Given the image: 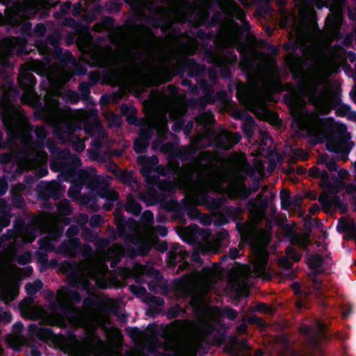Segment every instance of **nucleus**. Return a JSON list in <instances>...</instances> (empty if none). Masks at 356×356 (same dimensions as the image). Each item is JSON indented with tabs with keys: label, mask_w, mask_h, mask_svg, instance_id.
<instances>
[{
	"label": "nucleus",
	"mask_w": 356,
	"mask_h": 356,
	"mask_svg": "<svg viewBox=\"0 0 356 356\" xmlns=\"http://www.w3.org/2000/svg\"><path fill=\"white\" fill-rule=\"evenodd\" d=\"M57 134L59 139L64 140L66 143L70 144L76 152L81 153L86 149L84 141L74 133V130L70 125L65 124L60 127L57 130Z\"/></svg>",
	"instance_id": "obj_1"
},
{
	"label": "nucleus",
	"mask_w": 356,
	"mask_h": 356,
	"mask_svg": "<svg viewBox=\"0 0 356 356\" xmlns=\"http://www.w3.org/2000/svg\"><path fill=\"white\" fill-rule=\"evenodd\" d=\"M38 199L44 202L50 199L59 200L62 196V190L60 184L56 181L46 183L43 186L38 185Z\"/></svg>",
	"instance_id": "obj_2"
},
{
	"label": "nucleus",
	"mask_w": 356,
	"mask_h": 356,
	"mask_svg": "<svg viewBox=\"0 0 356 356\" xmlns=\"http://www.w3.org/2000/svg\"><path fill=\"white\" fill-rule=\"evenodd\" d=\"M241 140V135L239 132L231 133L224 131L216 137V147L219 149L228 151L232 149Z\"/></svg>",
	"instance_id": "obj_3"
},
{
	"label": "nucleus",
	"mask_w": 356,
	"mask_h": 356,
	"mask_svg": "<svg viewBox=\"0 0 356 356\" xmlns=\"http://www.w3.org/2000/svg\"><path fill=\"white\" fill-rule=\"evenodd\" d=\"M129 243L134 245L136 247L129 245L127 248V254L134 258L136 256H147L151 249V244L146 241H142L136 236H129Z\"/></svg>",
	"instance_id": "obj_4"
},
{
	"label": "nucleus",
	"mask_w": 356,
	"mask_h": 356,
	"mask_svg": "<svg viewBox=\"0 0 356 356\" xmlns=\"http://www.w3.org/2000/svg\"><path fill=\"white\" fill-rule=\"evenodd\" d=\"M207 67L203 64H200L194 58H187L183 65L178 69V74L183 75L187 71V74L191 78L200 79L205 73Z\"/></svg>",
	"instance_id": "obj_5"
},
{
	"label": "nucleus",
	"mask_w": 356,
	"mask_h": 356,
	"mask_svg": "<svg viewBox=\"0 0 356 356\" xmlns=\"http://www.w3.org/2000/svg\"><path fill=\"white\" fill-rule=\"evenodd\" d=\"M318 201L324 210L334 207V209H339L341 213H345L347 211L346 204L337 195L330 197L327 194L323 193L319 195Z\"/></svg>",
	"instance_id": "obj_6"
},
{
	"label": "nucleus",
	"mask_w": 356,
	"mask_h": 356,
	"mask_svg": "<svg viewBox=\"0 0 356 356\" xmlns=\"http://www.w3.org/2000/svg\"><path fill=\"white\" fill-rule=\"evenodd\" d=\"M61 39V35L58 32H55L49 35L45 40H38L36 42V47L41 54L48 55L52 51L50 46L52 47L58 46Z\"/></svg>",
	"instance_id": "obj_7"
},
{
	"label": "nucleus",
	"mask_w": 356,
	"mask_h": 356,
	"mask_svg": "<svg viewBox=\"0 0 356 356\" xmlns=\"http://www.w3.org/2000/svg\"><path fill=\"white\" fill-rule=\"evenodd\" d=\"M77 175L79 181L91 189L96 190L103 184V180L100 176L93 175L86 170H80Z\"/></svg>",
	"instance_id": "obj_8"
},
{
	"label": "nucleus",
	"mask_w": 356,
	"mask_h": 356,
	"mask_svg": "<svg viewBox=\"0 0 356 356\" xmlns=\"http://www.w3.org/2000/svg\"><path fill=\"white\" fill-rule=\"evenodd\" d=\"M13 229L19 234L22 238H30L26 241L28 243H31L34 238V229L26 225L24 219L21 216L17 217L13 221Z\"/></svg>",
	"instance_id": "obj_9"
},
{
	"label": "nucleus",
	"mask_w": 356,
	"mask_h": 356,
	"mask_svg": "<svg viewBox=\"0 0 356 356\" xmlns=\"http://www.w3.org/2000/svg\"><path fill=\"white\" fill-rule=\"evenodd\" d=\"M322 327L323 330L318 334H315L311 338L310 341L313 348H319L322 343L330 341L332 337L340 340L344 339L343 337L340 333L337 332L332 335L331 334L326 332L325 325H323Z\"/></svg>",
	"instance_id": "obj_10"
},
{
	"label": "nucleus",
	"mask_w": 356,
	"mask_h": 356,
	"mask_svg": "<svg viewBox=\"0 0 356 356\" xmlns=\"http://www.w3.org/2000/svg\"><path fill=\"white\" fill-rule=\"evenodd\" d=\"M81 245L79 238H73L63 241L58 247L59 252L69 257L76 255Z\"/></svg>",
	"instance_id": "obj_11"
},
{
	"label": "nucleus",
	"mask_w": 356,
	"mask_h": 356,
	"mask_svg": "<svg viewBox=\"0 0 356 356\" xmlns=\"http://www.w3.org/2000/svg\"><path fill=\"white\" fill-rule=\"evenodd\" d=\"M73 314L72 309L64 303L53 320L54 325L61 328L67 327L68 322L72 318Z\"/></svg>",
	"instance_id": "obj_12"
},
{
	"label": "nucleus",
	"mask_w": 356,
	"mask_h": 356,
	"mask_svg": "<svg viewBox=\"0 0 356 356\" xmlns=\"http://www.w3.org/2000/svg\"><path fill=\"white\" fill-rule=\"evenodd\" d=\"M339 233H345L348 239H356V225L353 220H348L341 218L337 225Z\"/></svg>",
	"instance_id": "obj_13"
},
{
	"label": "nucleus",
	"mask_w": 356,
	"mask_h": 356,
	"mask_svg": "<svg viewBox=\"0 0 356 356\" xmlns=\"http://www.w3.org/2000/svg\"><path fill=\"white\" fill-rule=\"evenodd\" d=\"M70 162L60 161L58 163V168H56L55 163L51 164V168L54 171L61 170L63 172H74L77 168L81 165V159L72 154V157L69 159Z\"/></svg>",
	"instance_id": "obj_14"
},
{
	"label": "nucleus",
	"mask_w": 356,
	"mask_h": 356,
	"mask_svg": "<svg viewBox=\"0 0 356 356\" xmlns=\"http://www.w3.org/2000/svg\"><path fill=\"white\" fill-rule=\"evenodd\" d=\"M163 194L159 193L154 188H152L143 194L140 195L139 198L144 202L147 207L160 204Z\"/></svg>",
	"instance_id": "obj_15"
},
{
	"label": "nucleus",
	"mask_w": 356,
	"mask_h": 356,
	"mask_svg": "<svg viewBox=\"0 0 356 356\" xmlns=\"http://www.w3.org/2000/svg\"><path fill=\"white\" fill-rule=\"evenodd\" d=\"M248 209L250 211H258L265 212L268 207V197H263V193H259L255 199H251L248 201Z\"/></svg>",
	"instance_id": "obj_16"
},
{
	"label": "nucleus",
	"mask_w": 356,
	"mask_h": 356,
	"mask_svg": "<svg viewBox=\"0 0 356 356\" xmlns=\"http://www.w3.org/2000/svg\"><path fill=\"white\" fill-rule=\"evenodd\" d=\"M186 253L182 250L181 246L179 244L172 247L167 254V261L169 265L175 266L185 257Z\"/></svg>",
	"instance_id": "obj_17"
},
{
	"label": "nucleus",
	"mask_w": 356,
	"mask_h": 356,
	"mask_svg": "<svg viewBox=\"0 0 356 356\" xmlns=\"http://www.w3.org/2000/svg\"><path fill=\"white\" fill-rule=\"evenodd\" d=\"M29 331L31 334L35 335L41 341H47L50 339L53 335L54 332L49 327H39L35 324H30Z\"/></svg>",
	"instance_id": "obj_18"
},
{
	"label": "nucleus",
	"mask_w": 356,
	"mask_h": 356,
	"mask_svg": "<svg viewBox=\"0 0 356 356\" xmlns=\"http://www.w3.org/2000/svg\"><path fill=\"white\" fill-rule=\"evenodd\" d=\"M199 88L202 90L204 97L208 104H213L216 102V97L213 95V88L205 79H198Z\"/></svg>",
	"instance_id": "obj_19"
},
{
	"label": "nucleus",
	"mask_w": 356,
	"mask_h": 356,
	"mask_svg": "<svg viewBox=\"0 0 356 356\" xmlns=\"http://www.w3.org/2000/svg\"><path fill=\"white\" fill-rule=\"evenodd\" d=\"M256 125L255 120L250 114H245L242 124V131L248 138H251L254 134V129Z\"/></svg>",
	"instance_id": "obj_20"
},
{
	"label": "nucleus",
	"mask_w": 356,
	"mask_h": 356,
	"mask_svg": "<svg viewBox=\"0 0 356 356\" xmlns=\"http://www.w3.org/2000/svg\"><path fill=\"white\" fill-rule=\"evenodd\" d=\"M196 152L197 149L193 146H184L177 151V156L181 161H188L194 159Z\"/></svg>",
	"instance_id": "obj_21"
},
{
	"label": "nucleus",
	"mask_w": 356,
	"mask_h": 356,
	"mask_svg": "<svg viewBox=\"0 0 356 356\" xmlns=\"http://www.w3.org/2000/svg\"><path fill=\"white\" fill-rule=\"evenodd\" d=\"M284 49L286 51H291L289 55L287 56V62L290 65H295L296 60L299 58L297 54V51L299 49L298 45L296 42H289L284 44Z\"/></svg>",
	"instance_id": "obj_22"
},
{
	"label": "nucleus",
	"mask_w": 356,
	"mask_h": 356,
	"mask_svg": "<svg viewBox=\"0 0 356 356\" xmlns=\"http://www.w3.org/2000/svg\"><path fill=\"white\" fill-rule=\"evenodd\" d=\"M19 81L22 87L27 89L33 88L37 84V79L30 72H26L21 75Z\"/></svg>",
	"instance_id": "obj_23"
},
{
	"label": "nucleus",
	"mask_w": 356,
	"mask_h": 356,
	"mask_svg": "<svg viewBox=\"0 0 356 356\" xmlns=\"http://www.w3.org/2000/svg\"><path fill=\"white\" fill-rule=\"evenodd\" d=\"M225 212L227 217L233 221L238 222L243 220V209L241 207L228 206L225 209Z\"/></svg>",
	"instance_id": "obj_24"
},
{
	"label": "nucleus",
	"mask_w": 356,
	"mask_h": 356,
	"mask_svg": "<svg viewBox=\"0 0 356 356\" xmlns=\"http://www.w3.org/2000/svg\"><path fill=\"white\" fill-rule=\"evenodd\" d=\"M179 206V203L177 200L171 199L167 200V196L163 194L161 202H160L159 207L161 209L167 211L168 212L172 213L175 210L177 209Z\"/></svg>",
	"instance_id": "obj_25"
},
{
	"label": "nucleus",
	"mask_w": 356,
	"mask_h": 356,
	"mask_svg": "<svg viewBox=\"0 0 356 356\" xmlns=\"http://www.w3.org/2000/svg\"><path fill=\"white\" fill-rule=\"evenodd\" d=\"M124 209L127 212L138 216L142 211V205L134 199L128 200L125 204Z\"/></svg>",
	"instance_id": "obj_26"
},
{
	"label": "nucleus",
	"mask_w": 356,
	"mask_h": 356,
	"mask_svg": "<svg viewBox=\"0 0 356 356\" xmlns=\"http://www.w3.org/2000/svg\"><path fill=\"white\" fill-rule=\"evenodd\" d=\"M141 159L144 160L145 163L141 167L140 173L145 177V179H146L147 177L152 174L153 169L151 166L152 161L153 160L157 161V158L156 156H144L142 157Z\"/></svg>",
	"instance_id": "obj_27"
},
{
	"label": "nucleus",
	"mask_w": 356,
	"mask_h": 356,
	"mask_svg": "<svg viewBox=\"0 0 356 356\" xmlns=\"http://www.w3.org/2000/svg\"><path fill=\"white\" fill-rule=\"evenodd\" d=\"M6 132L8 134V138L6 140H3V134L1 131H0V149H6L8 143L14 142L16 139V137L14 134L13 129L11 126H8L6 128Z\"/></svg>",
	"instance_id": "obj_28"
},
{
	"label": "nucleus",
	"mask_w": 356,
	"mask_h": 356,
	"mask_svg": "<svg viewBox=\"0 0 356 356\" xmlns=\"http://www.w3.org/2000/svg\"><path fill=\"white\" fill-rule=\"evenodd\" d=\"M43 286V284L41 280H36L33 283L29 282L26 284L24 289L26 293L29 296H34L40 290L42 289Z\"/></svg>",
	"instance_id": "obj_29"
},
{
	"label": "nucleus",
	"mask_w": 356,
	"mask_h": 356,
	"mask_svg": "<svg viewBox=\"0 0 356 356\" xmlns=\"http://www.w3.org/2000/svg\"><path fill=\"white\" fill-rule=\"evenodd\" d=\"M335 110L337 115L339 117L348 115V118L350 120L355 116V113L351 112V106L348 104H342Z\"/></svg>",
	"instance_id": "obj_30"
},
{
	"label": "nucleus",
	"mask_w": 356,
	"mask_h": 356,
	"mask_svg": "<svg viewBox=\"0 0 356 356\" xmlns=\"http://www.w3.org/2000/svg\"><path fill=\"white\" fill-rule=\"evenodd\" d=\"M149 143L143 139L137 138L134 143V150L136 154H143L149 147Z\"/></svg>",
	"instance_id": "obj_31"
},
{
	"label": "nucleus",
	"mask_w": 356,
	"mask_h": 356,
	"mask_svg": "<svg viewBox=\"0 0 356 356\" xmlns=\"http://www.w3.org/2000/svg\"><path fill=\"white\" fill-rule=\"evenodd\" d=\"M219 314L221 316L227 317L231 321H234L238 316V312L229 306H226L222 309H219Z\"/></svg>",
	"instance_id": "obj_32"
},
{
	"label": "nucleus",
	"mask_w": 356,
	"mask_h": 356,
	"mask_svg": "<svg viewBox=\"0 0 356 356\" xmlns=\"http://www.w3.org/2000/svg\"><path fill=\"white\" fill-rule=\"evenodd\" d=\"M118 175L116 178H118L122 183L124 184H131L133 181V175L131 172H129L127 170H117Z\"/></svg>",
	"instance_id": "obj_33"
},
{
	"label": "nucleus",
	"mask_w": 356,
	"mask_h": 356,
	"mask_svg": "<svg viewBox=\"0 0 356 356\" xmlns=\"http://www.w3.org/2000/svg\"><path fill=\"white\" fill-rule=\"evenodd\" d=\"M281 207L283 210H288L293 204L291 194L289 191H282L280 193Z\"/></svg>",
	"instance_id": "obj_34"
},
{
	"label": "nucleus",
	"mask_w": 356,
	"mask_h": 356,
	"mask_svg": "<svg viewBox=\"0 0 356 356\" xmlns=\"http://www.w3.org/2000/svg\"><path fill=\"white\" fill-rule=\"evenodd\" d=\"M156 188L161 192L170 193L174 190V184L171 181L161 179Z\"/></svg>",
	"instance_id": "obj_35"
},
{
	"label": "nucleus",
	"mask_w": 356,
	"mask_h": 356,
	"mask_svg": "<svg viewBox=\"0 0 356 356\" xmlns=\"http://www.w3.org/2000/svg\"><path fill=\"white\" fill-rule=\"evenodd\" d=\"M102 127L101 122L97 118L93 122H89L85 124V130L90 135L94 134L95 131H99Z\"/></svg>",
	"instance_id": "obj_36"
},
{
	"label": "nucleus",
	"mask_w": 356,
	"mask_h": 356,
	"mask_svg": "<svg viewBox=\"0 0 356 356\" xmlns=\"http://www.w3.org/2000/svg\"><path fill=\"white\" fill-rule=\"evenodd\" d=\"M324 263L323 257L319 254L312 255L309 259L308 265L309 268L322 267Z\"/></svg>",
	"instance_id": "obj_37"
},
{
	"label": "nucleus",
	"mask_w": 356,
	"mask_h": 356,
	"mask_svg": "<svg viewBox=\"0 0 356 356\" xmlns=\"http://www.w3.org/2000/svg\"><path fill=\"white\" fill-rule=\"evenodd\" d=\"M289 240L291 245H298L300 248H305L307 245V239L299 235L297 232L295 233L294 236H291Z\"/></svg>",
	"instance_id": "obj_38"
},
{
	"label": "nucleus",
	"mask_w": 356,
	"mask_h": 356,
	"mask_svg": "<svg viewBox=\"0 0 356 356\" xmlns=\"http://www.w3.org/2000/svg\"><path fill=\"white\" fill-rule=\"evenodd\" d=\"M91 85L87 82H81L79 83L78 89L80 92V96L82 99L86 100L90 94Z\"/></svg>",
	"instance_id": "obj_39"
},
{
	"label": "nucleus",
	"mask_w": 356,
	"mask_h": 356,
	"mask_svg": "<svg viewBox=\"0 0 356 356\" xmlns=\"http://www.w3.org/2000/svg\"><path fill=\"white\" fill-rule=\"evenodd\" d=\"M161 31L163 33H167L168 31H174L175 33L180 32L179 28L174 26L173 22L170 19H165L162 21L161 26Z\"/></svg>",
	"instance_id": "obj_40"
},
{
	"label": "nucleus",
	"mask_w": 356,
	"mask_h": 356,
	"mask_svg": "<svg viewBox=\"0 0 356 356\" xmlns=\"http://www.w3.org/2000/svg\"><path fill=\"white\" fill-rule=\"evenodd\" d=\"M238 62L236 54L233 51H229L224 57V63L225 65L229 67H234Z\"/></svg>",
	"instance_id": "obj_41"
},
{
	"label": "nucleus",
	"mask_w": 356,
	"mask_h": 356,
	"mask_svg": "<svg viewBox=\"0 0 356 356\" xmlns=\"http://www.w3.org/2000/svg\"><path fill=\"white\" fill-rule=\"evenodd\" d=\"M211 120H214V116L211 113H204L195 117V121L200 124H207Z\"/></svg>",
	"instance_id": "obj_42"
},
{
	"label": "nucleus",
	"mask_w": 356,
	"mask_h": 356,
	"mask_svg": "<svg viewBox=\"0 0 356 356\" xmlns=\"http://www.w3.org/2000/svg\"><path fill=\"white\" fill-rule=\"evenodd\" d=\"M66 296L67 298L74 303L79 304L81 301V294L74 290L69 289L68 288H65Z\"/></svg>",
	"instance_id": "obj_43"
},
{
	"label": "nucleus",
	"mask_w": 356,
	"mask_h": 356,
	"mask_svg": "<svg viewBox=\"0 0 356 356\" xmlns=\"http://www.w3.org/2000/svg\"><path fill=\"white\" fill-rule=\"evenodd\" d=\"M129 289L138 298H142L147 294L146 289L143 286L131 284L129 286Z\"/></svg>",
	"instance_id": "obj_44"
},
{
	"label": "nucleus",
	"mask_w": 356,
	"mask_h": 356,
	"mask_svg": "<svg viewBox=\"0 0 356 356\" xmlns=\"http://www.w3.org/2000/svg\"><path fill=\"white\" fill-rule=\"evenodd\" d=\"M65 97L67 102L72 104H75L81 99L80 95L72 90H69L65 92Z\"/></svg>",
	"instance_id": "obj_45"
},
{
	"label": "nucleus",
	"mask_w": 356,
	"mask_h": 356,
	"mask_svg": "<svg viewBox=\"0 0 356 356\" xmlns=\"http://www.w3.org/2000/svg\"><path fill=\"white\" fill-rule=\"evenodd\" d=\"M122 7V3L119 1H113L106 5V10L111 14L119 13Z\"/></svg>",
	"instance_id": "obj_46"
},
{
	"label": "nucleus",
	"mask_w": 356,
	"mask_h": 356,
	"mask_svg": "<svg viewBox=\"0 0 356 356\" xmlns=\"http://www.w3.org/2000/svg\"><path fill=\"white\" fill-rule=\"evenodd\" d=\"M153 136V131L150 127H142L138 133V138L149 143Z\"/></svg>",
	"instance_id": "obj_47"
},
{
	"label": "nucleus",
	"mask_w": 356,
	"mask_h": 356,
	"mask_svg": "<svg viewBox=\"0 0 356 356\" xmlns=\"http://www.w3.org/2000/svg\"><path fill=\"white\" fill-rule=\"evenodd\" d=\"M104 219L99 214L92 215L89 220V225L92 228H97L103 225Z\"/></svg>",
	"instance_id": "obj_48"
},
{
	"label": "nucleus",
	"mask_w": 356,
	"mask_h": 356,
	"mask_svg": "<svg viewBox=\"0 0 356 356\" xmlns=\"http://www.w3.org/2000/svg\"><path fill=\"white\" fill-rule=\"evenodd\" d=\"M63 304H64V302L61 300V298H59L56 301H53L50 303L49 309L52 314L53 320L54 319L55 316L58 313L59 310L60 309V308Z\"/></svg>",
	"instance_id": "obj_49"
},
{
	"label": "nucleus",
	"mask_w": 356,
	"mask_h": 356,
	"mask_svg": "<svg viewBox=\"0 0 356 356\" xmlns=\"http://www.w3.org/2000/svg\"><path fill=\"white\" fill-rule=\"evenodd\" d=\"M116 229L118 236L124 238L126 241L129 243L128 237L131 235L127 233V224L125 222L119 223L116 227Z\"/></svg>",
	"instance_id": "obj_50"
},
{
	"label": "nucleus",
	"mask_w": 356,
	"mask_h": 356,
	"mask_svg": "<svg viewBox=\"0 0 356 356\" xmlns=\"http://www.w3.org/2000/svg\"><path fill=\"white\" fill-rule=\"evenodd\" d=\"M136 108L134 106H128L127 104H122L120 106V113L123 116L136 114Z\"/></svg>",
	"instance_id": "obj_51"
},
{
	"label": "nucleus",
	"mask_w": 356,
	"mask_h": 356,
	"mask_svg": "<svg viewBox=\"0 0 356 356\" xmlns=\"http://www.w3.org/2000/svg\"><path fill=\"white\" fill-rule=\"evenodd\" d=\"M282 229L284 236L287 238H289L291 236H294L295 233L296 232L294 230L293 226L289 223L283 224Z\"/></svg>",
	"instance_id": "obj_52"
},
{
	"label": "nucleus",
	"mask_w": 356,
	"mask_h": 356,
	"mask_svg": "<svg viewBox=\"0 0 356 356\" xmlns=\"http://www.w3.org/2000/svg\"><path fill=\"white\" fill-rule=\"evenodd\" d=\"M126 121L129 124L134 125L136 127H142L143 121L141 118H138L136 114L129 115L127 117Z\"/></svg>",
	"instance_id": "obj_53"
},
{
	"label": "nucleus",
	"mask_w": 356,
	"mask_h": 356,
	"mask_svg": "<svg viewBox=\"0 0 356 356\" xmlns=\"http://www.w3.org/2000/svg\"><path fill=\"white\" fill-rule=\"evenodd\" d=\"M261 44L263 47L267 49L272 55L277 56L278 54L279 49L276 46L271 44L266 40H261Z\"/></svg>",
	"instance_id": "obj_54"
},
{
	"label": "nucleus",
	"mask_w": 356,
	"mask_h": 356,
	"mask_svg": "<svg viewBox=\"0 0 356 356\" xmlns=\"http://www.w3.org/2000/svg\"><path fill=\"white\" fill-rule=\"evenodd\" d=\"M40 249L44 251H50L52 250V244L47 238H41L38 240Z\"/></svg>",
	"instance_id": "obj_55"
},
{
	"label": "nucleus",
	"mask_w": 356,
	"mask_h": 356,
	"mask_svg": "<svg viewBox=\"0 0 356 356\" xmlns=\"http://www.w3.org/2000/svg\"><path fill=\"white\" fill-rule=\"evenodd\" d=\"M309 280L312 282L314 289L318 293H321L323 286L322 280L318 277H309Z\"/></svg>",
	"instance_id": "obj_56"
},
{
	"label": "nucleus",
	"mask_w": 356,
	"mask_h": 356,
	"mask_svg": "<svg viewBox=\"0 0 356 356\" xmlns=\"http://www.w3.org/2000/svg\"><path fill=\"white\" fill-rule=\"evenodd\" d=\"M34 134H35L36 138L38 140H41L45 139L47 136V131L44 126H43V125L36 127L34 130Z\"/></svg>",
	"instance_id": "obj_57"
},
{
	"label": "nucleus",
	"mask_w": 356,
	"mask_h": 356,
	"mask_svg": "<svg viewBox=\"0 0 356 356\" xmlns=\"http://www.w3.org/2000/svg\"><path fill=\"white\" fill-rule=\"evenodd\" d=\"M142 221L147 225H152L154 222V214L150 210H146L141 216Z\"/></svg>",
	"instance_id": "obj_58"
},
{
	"label": "nucleus",
	"mask_w": 356,
	"mask_h": 356,
	"mask_svg": "<svg viewBox=\"0 0 356 356\" xmlns=\"http://www.w3.org/2000/svg\"><path fill=\"white\" fill-rule=\"evenodd\" d=\"M58 60L65 64H67L72 63L74 60V58L69 50H66L63 52V55Z\"/></svg>",
	"instance_id": "obj_59"
},
{
	"label": "nucleus",
	"mask_w": 356,
	"mask_h": 356,
	"mask_svg": "<svg viewBox=\"0 0 356 356\" xmlns=\"http://www.w3.org/2000/svg\"><path fill=\"white\" fill-rule=\"evenodd\" d=\"M47 31L46 26L42 23H38L33 29L34 35L36 37H42Z\"/></svg>",
	"instance_id": "obj_60"
},
{
	"label": "nucleus",
	"mask_w": 356,
	"mask_h": 356,
	"mask_svg": "<svg viewBox=\"0 0 356 356\" xmlns=\"http://www.w3.org/2000/svg\"><path fill=\"white\" fill-rule=\"evenodd\" d=\"M293 124H296L298 128L303 129L305 126V119L302 114H297L293 116Z\"/></svg>",
	"instance_id": "obj_61"
},
{
	"label": "nucleus",
	"mask_w": 356,
	"mask_h": 356,
	"mask_svg": "<svg viewBox=\"0 0 356 356\" xmlns=\"http://www.w3.org/2000/svg\"><path fill=\"white\" fill-rule=\"evenodd\" d=\"M45 252L46 251H44V252L37 251L35 254L37 257L38 261L40 264H41L44 266H47L48 265V255Z\"/></svg>",
	"instance_id": "obj_62"
},
{
	"label": "nucleus",
	"mask_w": 356,
	"mask_h": 356,
	"mask_svg": "<svg viewBox=\"0 0 356 356\" xmlns=\"http://www.w3.org/2000/svg\"><path fill=\"white\" fill-rule=\"evenodd\" d=\"M220 73L223 79H230L232 76L230 67L225 65L220 66Z\"/></svg>",
	"instance_id": "obj_63"
},
{
	"label": "nucleus",
	"mask_w": 356,
	"mask_h": 356,
	"mask_svg": "<svg viewBox=\"0 0 356 356\" xmlns=\"http://www.w3.org/2000/svg\"><path fill=\"white\" fill-rule=\"evenodd\" d=\"M47 148L49 152L51 154L52 156L54 159H57L59 154V151H60L61 149L54 143H48Z\"/></svg>",
	"instance_id": "obj_64"
}]
</instances>
